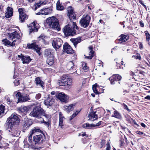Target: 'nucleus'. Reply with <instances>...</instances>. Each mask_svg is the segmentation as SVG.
<instances>
[{"mask_svg":"<svg viewBox=\"0 0 150 150\" xmlns=\"http://www.w3.org/2000/svg\"><path fill=\"white\" fill-rule=\"evenodd\" d=\"M19 118L17 115L15 113L12 114L7 119V129H11L13 125L18 124L19 122Z\"/></svg>","mask_w":150,"mask_h":150,"instance_id":"obj_1","label":"nucleus"},{"mask_svg":"<svg viewBox=\"0 0 150 150\" xmlns=\"http://www.w3.org/2000/svg\"><path fill=\"white\" fill-rule=\"evenodd\" d=\"M47 22L52 29L59 31L60 30L59 22L57 18L54 16L48 18Z\"/></svg>","mask_w":150,"mask_h":150,"instance_id":"obj_2","label":"nucleus"},{"mask_svg":"<svg viewBox=\"0 0 150 150\" xmlns=\"http://www.w3.org/2000/svg\"><path fill=\"white\" fill-rule=\"evenodd\" d=\"M30 115L31 116L38 118H41L42 116H45L46 117H47L44 110L39 106L34 107Z\"/></svg>","mask_w":150,"mask_h":150,"instance_id":"obj_3","label":"nucleus"},{"mask_svg":"<svg viewBox=\"0 0 150 150\" xmlns=\"http://www.w3.org/2000/svg\"><path fill=\"white\" fill-rule=\"evenodd\" d=\"M91 19L90 16L88 14L84 15L79 21L81 26L84 28L87 27L89 25Z\"/></svg>","mask_w":150,"mask_h":150,"instance_id":"obj_4","label":"nucleus"},{"mask_svg":"<svg viewBox=\"0 0 150 150\" xmlns=\"http://www.w3.org/2000/svg\"><path fill=\"white\" fill-rule=\"evenodd\" d=\"M63 32L66 36H73L76 34V30L69 25H66L63 28Z\"/></svg>","mask_w":150,"mask_h":150,"instance_id":"obj_5","label":"nucleus"},{"mask_svg":"<svg viewBox=\"0 0 150 150\" xmlns=\"http://www.w3.org/2000/svg\"><path fill=\"white\" fill-rule=\"evenodd\" d=\"M45 138V135L41 132L40 134H36L33 136V143L34 144H40L42 142L43 139Z\"/></svg>","mask_w":150,"mask_h":150,"instance_id":"obj_6","label":"nucleus"},{"mask_svg":"<svg viewBox=\"0 0 150 150\" xmlns=\"http://www.w3.org/2000/svg\"><path fill=\"white\" fill-rule=\"evenodd\" d=\"M63 44V41L60 38L53 39L52 45L53 47L56 50L59 49Z\"/></svg>","mask_w":150,"mask_h":150,"instance_id":"obj_7","label":"nucleus"},{"mask_svg":"<svg viewBox=\"0 0 150 150\" xmlns=\"http://www.w3.org/2000/svg\"><path fill=\"white\" fill-rule=\"evenodd\" d=\"M16 96L18 98L19 102H25L30 100L27 95H22L19 92L17 93Z\"/></svg>","mask_w":150,"mask_h":150,"instance_id":"obj_8","label":"nucleus"},{"mask_svg":"<svg viewBox=\"0 0 150 150\" xmlns=\"http://www.w3.org/2000/svg\"><path fill=\"white\" fill-rule=\"evenodd\" d=\"M54 99L50 95H48L44 101V104L47 107L51 106L54 103Z\"/></svg>","mask_w":150,"mask_h":150,"instance_id":"obj_9","label":"nucleus"},{"mask_svg":"<svg viewBox=\"0 0 150 150\" xmlns=\"http://www.w3.org/2000/svg\"><path fill=\"white\" fill-rule=\"evenodd\" d=\"M52 11V9L49 8H45L40 10V11L36 13L37 15H45L51 14Z\"/></svg>","mask_w":150,"mask_h":150,"instance_id":"obj_10","label":"nucleus"},{"mask_svg":"<svg viewBox=\"0 0 150 150\" xmlns=\"http://www.w3.org/2000/svg\"><path fill=\"white\" fill-rule=\"evenodd\" d=\"M69 80L68 82L59 80L57 84L58 85L60 86H64L66 88H70L72 85V81H71L70 79Z\"/></svg>","mask_w":150,"mask_h":150,"instance_id":"obj_11","label":"nucleus"},{"mask_svg":"<svg viewBox=\"0 0 150 150\" xmlns=\"http://www.w3.org/2000/svg\"><path fill=\"white\" fill-rule=\"evenodd\" d=\"M57 98L61 102H67L68 99V97L64 93H59L56 95Z\"/></svg>","mask_w":150,"mask_h":150,"instance_id":"obj_12","label":"nucleus"},{"mask_svg":"<svg viewBox=\"0 0 150 150\" xmlns=\"http://www.w3.org/2000/svg\"><path fill=\"white\" fill-rule=\"evenodd\" d=\"M67 15L70 20L75 19L76 16L74 11V8L71 6H69L67 8Z\"/></svg>","mask_w":150,"mask_h":150,"instance_id":"obj_13","label":"nucleus"},{"mask_svg":"<svg viewBox=\"0 0 150 150\" xmlns=\"http://www.w3.org/2000/svg\"><path fill=\"white\" fill-rule=\"evenodd\" d=\"M8 37L9 39L13 40V39L16 38L19 39L21 38L20 35L16 31H14L12 33H9L8 34Z\"/></svg>","mask_w":150,"mask_h":150,"instance_id":"obj_14","label":"nucleus"},{"mask_svg":"<svg viewBox=\"0 0 150 150\" xmlns=\"http://www.w3.org/2000/svg\"><path fill=\"white\" fill-rule=\"evenodd\" d=\"M63 52L67 54H72L74 52L71 47L67 43H65L63 45Z\"/></svg>","mask_w":150,"mask_h":150,"instance_id":"obj_15","label":"nucleus"},{"mask_svg":"<svg viewBox=\"0 0 150 150\" xmlns=\"http://www.w3.org/2000/svg\"><path fill=\"white\" fill-rule=\"evenodd\" d=\"M121 76L118 74L113 75L111 77L109 78V80L110 81L111 84H114L115 81H119L121 79Z\"/></svg>","mask_w":150,"mask_h":150,"instance_id":"obj_16","label":"nucleus"},{"mask_svg":"<svg viewBox=\"0 0 150 150\" xmlns=\"http://www.w3.org/2000/svg\"><path fill=\"white\" fill-rule=\"evenodd\" d=\"M95 113V111H93L90 112L88 116V120L91 121H93L97 119H98V116Z\"/></svg>","mask_w":150,"mask_h":150,"instance_id":"obj_17","label":"nucleus"},{"mask_svg":"<svg viewBox=\"0 0 150 150\" xmlns=\"http://www.w3.org/2000/svg\"><path fill=\"white\" fill-rule=\"evenodd\" d=\"M17 41L15 40H13L12 42H11L7 39H5L2 40V42L3 44L6 46L10 45L12 47H13L15 45V42Z\"/></svg>","mask_w":150,"mask_h":150,"instance_id":"obj_18","label":"nucleus"},{"mask_svg":"<svg viewBox=\"0 0 150 150\" xmlns=\"http://www.w3.org/2000/svg\"><path fill=\"white\" fill-rule=\"evenodd\" d=\"M13 13V8L8 6L6 8V12L5 13V16L7 18H9L12 16Z\"/></svg>","mask_w":150,"mask_h":150,"instance_id":"obj_19","label":"nucleus"},{"mask_svg":"<svg viewBox=\"0 0 150 150\" xmlns=\"http://www.w3.org/2000/svg\"><path fill=\"white\" fill-rule=\"evenodd\" d=\"M29 29L30 33L33 32H36L38 31V29L36 27L35 22H33L30 24Z\"/></svg>","mask_w":150,"mask_h":150,"instance_id":"obj_20","label":"nucleus"},{"mask_svg":"<svg viewBox=\"0 0 150 150\" xmlns=\"http://www.w3.org/2000/svg\"><path fill=\"white\" fill-rule=\"evenodd\" d=\"M28 47L29 49H33L35 50L36 52L40 55V49L38 47V45H36L35 44L32 43L30 45H28Z\"/></svg>","mask_w":150,"mask_h":150,"instance_id":"obj_21","label":"nucleus"},{"mask_svg":"<svg viewBox=\"0 0 150 150\" xmlns=\"http://www.w3.org/2000/svg\"><path fill=\"white\" fill-rule=\"evenodd\" d=\"M32 124V122L30 119L25 118L24 122L23 127L26 129L31 125Z\"/></svg>","mask_w":150,"mask_h":150,"instance_id":"obj_22","label":"nucleus"},{"mask_svg":"<svg viewBox=\"0 0 150 150\" xmlns=\"http://www.w3.org/2000/svg\"><path fill=\"white\" fill-rule=\"evenodd\" d=\"M35 83L37 86L42 87L43 89H44L43 82L41 80L39 77H37L35 80Z\"/></svg>","mask_w":150,"mask_h":150,"instance_id":"obj_23","label":"nucleus"},{"mask_svg":"<svg viewBox=\"0 0 150 150\" xmlns=\"http://www.w3.org/2000/svg\"><path fill=\"white\" fill-rule=\"evenodd\" d=\"M74 106L75 105L73 104L69 106H64V110L66 111L69 112L73 110Z\"/></svg>","mask_w":150,"mask_h":150,"instance_id":"obj_24","label":"nucleus"},{"mask_svg":"<svg viewBox=\"0 0 150 150\" xmlns=\"http://www.w3.org/2000/svg\"><path fill=\"white\" fill-rule=\"evenodd\" d=\"M22 60L23 64H28L31 61V59L29 56H24L22 57Z\"/></svg>","mask_w":150,"mask_h":150,"instance_id":"obj_25","label":"nucleus"},{"mask_svg":"<svg viewBox=\"0 0 150 150\" xmlns=\"http://www.w3.org/2000/svg\"><path fill=\"white\" fill-rule=\"evenodd\" d=\"M81 38L80 37H78L77 38L71 40L73 43V45L75 47H76L77 44L81 42Z\"/></svg>","mask_w":150,"mask_h":150,"instance_id":"obj_26","label":"nucleus"},{"mask_svg":"<svg viewBox=\"0 0 150 150\" xmlns=\"http://www.w3.org/2000/svg\"><path fill=\"white\" fill-rule=\"evenodd\" d=\"M29 107L28 106H25L18 108V110L20 112H25L28 111L29 109Z\"/></svg>","mask_w":150,"mask_h":150,"instance_id":"obj_27","label":"nucleus"},{"mask_svg":"<svg viewBox=\"0 0 150 150\" xmlns=\"http://www.w3.org/2000/svg\"><path fill=\"white\" fill-rule=\"evenodd\" d=\"M46 62L50 65H52L53 64L54 60L53 55H51V56H50L47 58Z\"/></svg>","mask_w":150,"mask_h":150,"instance_id":"obj_28","label":"nucleus"},{"mask_svg":"<svg viewBox=\"0 0 150 150\" xmlns=\"http://www.w3.org/2000/svg\"><path fill=\"white\" fill-rule=\"evenodd\" d=\"M119 41H121L120 42H125L127 41L129 39V37L123 34H122L119 36Z\"/></svg>","mask_w":150,"mask_h":150,"instance_id":"obj_29","label":"nucleus"},{"mask_svg":"<svg viewBox=\"0 0 150 150\" xmlns=\"http://www.w3.org/2000/svg\"><path fill=\"white\" fill-rule=\"evenodd\" d=\"M89 49L90 50V52L89 53V56L87 57V58L89 59H92L93 57L94 54V52L93 51V47H89Z\"/></svg>","mask_w":150,"mask_h":150,"instance_id":"obj_30","label":"nucleus"},{"mask_svg":"<svg viewBox=\"0 0 150 150\" xmlns=\"http://www.w3.org/2000/svg\"><path fill=\"white\" fill-rule=\"evenodd\" d=\"M82 127L87 129H91L93 127H95V125L94 124H90L88 123L84 124Z\"/></svg>","mask_w":150,"mask_h":150,"instance_id":"obj_31","label":"nucleus"},{"mask_svg":"<svg viewBox=\"0 0 150 150\" xmlns=\"http://www.w3.org/2000/svg\"><path fill=\"white\" fill-rule=\"evenodd\" d=\"M56 8L58 10H63L64 9V6L60 2L59 0H58L56 4Z\"/></svg>","mask_w":150,"mask_h":150,"instance_id":"obj_32","label":"nucleus"},{"mask_svg":"<svg viewBox=\"0 0 150 150\" xmlns=\"http://www.w3.org/2000/svg\"><path fill=\"white\" fill-rule=\"evenodd\" d=\"M59 126H60L61 128H62V126H63V120L64 118V117H63L62 115V113L60 112L59 113Z\"/></svg>","mask_w":150,"mask_h":150,"instance_id":"obj_33","label":"nucleus"},{"mask_svg":"<svg viewBox=\"0 0 150 150\" xmlns=\"http://www.w3.org/2000/svg\"><path fill=\"white\" fill-rule=\"evenodd\" d=\"M28 17V15L25 14L22 15H21L19 16V20L22 23H23L24 21L25 20L27 19Z\"/></svg>","mask_w":150,"mask_h":150,"instance_id":"obj_34","label":"nucleus"},{"mask_svg":"<svg viewBox=\"0 0 150 150\" xmlns=\"http://www.w3.org/2000/svg\"><path fill=\"white\" fill-rule=\"evenodd\" d=\"M70 79L71 81H72L71 78H68L67 75H63L61 77L60 80L66 82H68L69 81V80Z\"/></svg>","mask_w":150,"mask_h":150,"instance_id":"obj_35","label":"nucleus"},{"mask_svg":"<svg viewBox=\"0 0 150 150\" xmlns=\"http://www.w3.org/2000/svg\"><path fill=\"white\" fill-rule=\"evenodd\" d=\"M31 133L29 136L28 138V140L29 142L28 144L29 146H32L34 144V143H33V140H32V135Z\"/></svg>","mask_w":150,"mask_h":150,"instance_id":"obj_36","label":"nucleus"},{"mask_svg":"<svg viewBox=\"0 0 150 150\" xmlns=\"http://www.w3.org/2000/svg\"><path fill=\"white\" fill-rule=\"evenodd\" d=\"M5 110V106L2 105H0V117H2L5 115L4 110Z\"/></svg>","mask_w":150,"mask_h":150,"instance_id":"obj_37","label":"nucleus"},{"mask_svg":"<svg viewBox=\"0 0 150 150\" xmlns=\"http://www.w3.org/2000/svg\"><path fill=\"white\" fill-rule=\"evenodd\" d=\"M9 132H11V135L13 136H18V135L19 134V132H18L17 130H13L11 129H7Z\"/></svg>","mask_w":150,"mask_h":150,"instance_id":"obj_38","label":"nucleus"},{"mask_svg":"<svg viewBox=\"0 0 150 150\" xmlns=\"http://www.w3.org/2000/svg\"><path fill=\"white\" fill-rule=\"evenodd\" d=\"M39 132H40V133L42 132V131L39 128H34L31 131V133L33 134H38V133Z\"/></svg>","mask_w":150,"mask_h":150,"instance_id":"obj_39","label":"nucleus"},{"mask_svg":"<svg viewBox=\"0 0 150 150\" xmlns=\"http://www.w3.org/2000/svg\"><path fill=\"white\" fill-rule=\"evenodd\" d=\"M112 116L117 118H120L121 117V115L117 110L114 111V114L112 115Z\"/></svg>","mask_w":150,"mask_h":150,"instance_id":"obj_40","label":"nucleus"},{"mask_svg":"<svg viewBox=\"0 0 150 150\" xmlns=\"http://www.w3.org/2000/svg\"><path fill=\"white\" fill-rule=\"evenodd\" d=\"M74 66V63L72 62H69L67 64V67L69 69L73 68Z\"/></svg>","mask_w":150,"mask_h":150,"instance_id":"obj_41","label":"nucleus"},{"mask_svg":"<svg viewBox=\"0 0 150 150\" xmlns=\"http://www.w3.org/2000/svg\"><path fill=\"white\" fill-rule=\"evenodd\" d=\"M45 54L46 56L48 57L51 56V55H53L51 54L50 50H46L45 51Z\"/></svg>","mask_w":150,"mask_h":150,"instance_id":"obj_42","label":"nucleus"},{"mask_svg":"<svg viewBox=\"0 0 150 150\" xmlns=\"http://www.w3.org/2000/svg\"><path fill=\"white\" fill-rule=\"evenodd\" d=\"M144 33L146 36V40L147 41L149 42L150 39V34L147 31H145Z\"/></svg>","mask_w":150,"mask_h":150,"instance_id":"obj_43","label":"nucleus"},{"mask_svg":"<svg viewBox=\"0 0 150 150\" xmlns=\"http://www.w3.org/2000/svg\"><path fill=\"white\" fill-rule=\"evenodd\" d=\"M80 111H76L74 113H73L71 116L70 117V120H71L72 119H73L80 112Z\"/></svg>","mask_w":150,"mask_h":150,"instance_id":"obj_44","label":"nucleus"},{"mask_svg":"<svg viewBox=\"0 0 150 150\" xmlns=\"http://www.w3.org/2000/svg\"><path fill=\"white\" fill-rule=\"evenodd\" d=\"M96 84L93 85L92 86V89L94 93L96 94L98 93V92L96 89Z\"/></svg>","mask_w":150,"mask_h":150,"instance_id":"obj_45","label":"nucleus"},{"mask_svg":"<svg viewBox=\"0 0 150 150\" xmlns=\"http://www.w3.org/2000/svg\"><path fill=\"white\" fill-rule=\"evenodd\" d=\"M43 4V3H36L34 5L35 7V9L36 10L38 8L40 7L41 5Z\"/></svg>","mask_w":150,"mask_h":150,"instance_id":"obj_46","label":"nucleus"},{"mask_svg":"<svg viewBox=\"0 0 150 150\" xmlns=\"http://www.w3.org/2000/svg\"><path fill=\"white\" fill-rule=\"evenodd\" d=\"M24 10V9L22 8H19L18 9V11L19 14V16L20 15H22L23 14H25V13H24L23 12Z\"/></svg>","mask_w":150,"mask_h":150,"instance_id":"obj_47","label":"nucleus"},{"mask_svg":"<svg viewBox=\"0 0 150 150\" xmlns=\"http://www.w3.org/2000/svg\"><path fill=\"white\" fill-rule=\"evenodd\" d=\"M83 69L85 71H86L88 69V67L87 66L86 64L85 63L83 64Z\"/></svg>","mask_w":150,"mask_h":150,"instance_id":"obj_48","label":"nucleus"},{"mask_svg":"<svg viewBox=\"0 0 150 150\" xmlns=\"http://www.w3.org/2000/svg\"><path fill=\"white\" fill-rule=\"evenodd\" d=\"M133 57L136 59H139L140 60L141 59V56L139 54H138L137 55H134L132 56Z\"/></svg>","mask_w":150,"mask_h":150,"instance_id":"obj_49","label":"nucleus"},{"mask_svg":"<svg viewBox=\"0 0 150 150\" xmlns=\"http://www.w3.org/2000/svg\"><path fill=\"white\" fill-rule=\"evenodd\" d=\"M13 83L16 86H17L19 85L20 83L19 80L18 79L15 80Z\"/></svg>","mask_w":150,"mask_h":150,"instance_id":"obj_50","label":"nucleus"},{"mask_svg":"<svg viewBox=\"0 0 150 150\" xmlns=\"http://www.w3.org/2000/svg\"><path fill=\"white\" fill-rule=\"evenodd\" d=\"M124 107V108L125 109H126L128 111H130L131 110L128 108L127 106L124 103H123L122 104Z\"/></svg>","mask_w":150,"mask_h":150,"instance_id":"obj_51","label":"nucleus"},{"mask_svg":"<svg viewBox=\"0 0 150 150\" xmlns=\"http://www.w3.org/2000/svg\"><path fill=\"white\" fill-rule=\"evenodd\" d=\"M41 95L40 93H38L35 96V98L36 99H39L41 97Z\"/></svg>","mask_w":150,"mask_h":150,"instance_id":"obj_52","label":"nucleus"},{"mask_svg":"<svg viewBox=\"0 0 150 150\" xmlns=\"http://www.w3.org/2000/svg\"><path fill=\"white\" fill-rule=\"evenodd\" d=\"M136 133L140 135H142L143 134H144V135H143L144 136H145V134H144L143 132H141L139 131H137Z\"/></svg>","mask_w":150,"mask_h":150,"instance_id":"obj_53","label":"nucleus"},{"mask_svg":"<svg viewBox=\"0 0 150 150\" xmlns=\"http://www.w3.org/2000/svg\"><path fill=\"white\" fill-rule=\"evenodd\" d=\"M106 144L107 145V147L106 149V150H110V147L109 142L107 143Z\"/></svg>","mask_w":150,"mask_h":150,"instance_id":"obj_54","label":"nucleus"},{"mask_svg":"<svg viewBox=\"0 0 150 150\" xmlns=\"http://www.w3.org/2000/svg\"><path fill=\"white\" fill-rule=\"evenodd\" d=\"M45 37V36L43 35H41L39 37H38V40H40L41 39L43 40Z\"/></svg>","mask_w":150,"mask_h":150,"instance_id":"obj_55","label":"nucleus"},{"mask_svg":"<svg viewBox=\"0 0 150 150\" xmlns=\"http://www.w3.org/2000/svg\"><path fill=\"white\" fill-rule=\"evenodd\" d=\"M139 2L141 4H142L143 6H144V7L146 10L147 9L146 6L144 4L142 0H139Z\"/></svg>","mask_w":150,"mask_h":150,"instance_id":"obj_56","label":"nucleus"},{"mask_svg":"<svg viewBox=\"0 0 150 150\" xmlns=\"http://www.w3.org/2000/svg\"><path fill=\"white\" fill-rule=\"evenodd\" d=\"M24 56L22 54H21L20 55H18V57L17 58V59H22V57Z\"/></svg>","mask_w":150,"mask_h":150,"instance_id":"obj_57","label":"nucleus"},{"mask_svg":"<svg viewBox=\"0 0 150 150\" xmlns=\"http://www.w3.org/2000/svg\"><path fill=\"white\" fill-rule=\"evenodd\" d=\"M102 122V121H99V122H98V123H97L96 125H95V127L96 126H99L101 124Z\"/></svg>","mask_w":150,"mask_h":150,"instance_id":"obj_58","label":"nucleus"},{"mask_svg":"<svg viewBox=\"0 0 150 150\" xmlns=\"http://www.w3.org/2000/svg\"><path fill=\"white\" fill-rule=\"evenodd\" d=\"M139 48L141 50H142L143 49V45L142 43L140 44L139 45Z\"/></svg>","mask_w":150,"mask_h":150,"instance_id":"obj_59","label":"nucleus"},{"mask_svg":"<svg viewBox=\"0 0 150 150\" xmlns=\"http://www.w3.org/2000/svg\"><path fill=\"white\" fill-rule=\"evenodd\" d=\"M144 98L146 99L150 100V96L148 95L144 97Z\"/></svg>","mask_w":150,"mask_h":150,"instance_id":"obj_60","label":"nucleus"},{"mask_svg":"<svg viewBox=\"0 0 150 150\" xmlns=\"http://www.w3.org/2000/svg\"><path fill=\"white\" fill-rule=\"evenodd\" d=\"M144 88L146 90H149L150 89V86H146V87Z\"/></svg>","mask_w":150,"mask_h":150,"instance_id":"obj_61","label":"nucleus"},{"mask_svg":"<svg viewBox=\"0 0 150 150\" xmlns=\"http://www.w3.org/2000/svg\"><path fill=\"white\" fill-rule=\"evenodd\" d=\"M43 122L45 123V124L46 125H47L48 126H49V125L50 123H49V122H45L44 120H43Z\"/></svg>","mask_w":150,"mask_h":150,"instance_id":"obj_62","label":"nucleus"},{"mask_svg":"<svg viewBox=\"0 0 150 150\" xmlns=\"http://www.w3.org/2000/svg\"><path fill=\"white\" fill-rule=\"evenodd\" d=\"M140 24V26L142 27H143L144 26V23L142 22L141 21H140L139 22Z\"/></svg>","mask_w":150,"mask_h":150,"instance_id":"obj_63","label":"nucleus"},{"mask_svg":"<svg viewBox=\"0 0 150 150\" xmlns=\"http://www.w3.org/2000/svg\"><path fill=\"white\" fill-rule=\"evenodd\" d=\"M141 125L143 127H146V125H145V124H144V123H141Z\"/></svg>","mask_w":150,"mask_h":150,"instance_id":"obj_64","label":"nucleus"}]
</instances>
